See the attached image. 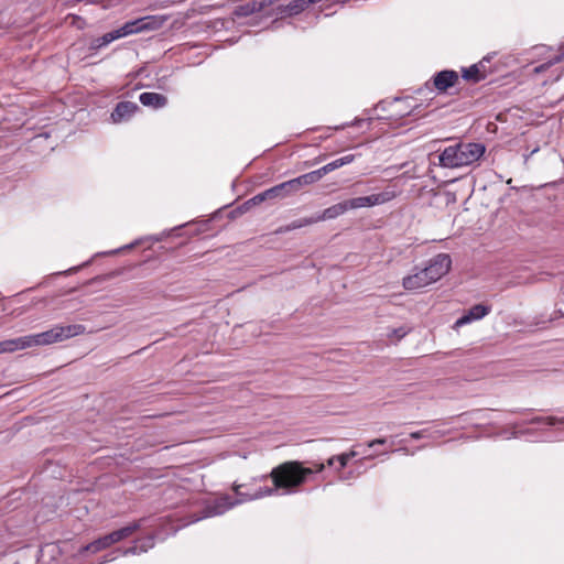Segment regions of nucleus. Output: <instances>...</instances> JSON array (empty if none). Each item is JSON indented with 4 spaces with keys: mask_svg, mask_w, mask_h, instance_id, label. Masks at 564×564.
<instances>
[{
    "mask_svg": "<svg viewBox=\"0 0 564 564\" xmlns=\"http://www.w3.org/2000/svg\"><path fill=\"white\" fill-rule=\"evenodd\" d=\"M313 474V468L303 467L302 463L296 460L285 462L274 467L270 477L273 481L274 488L259 489L253 494H246L239 491L240 486L235 488L238 499L231 501L228 496L220 497L215 501L208 503L200 517L193 518L189 522L194 523L202 519L220 516L227 510L231 509L238 503L247 500L259 499L265 496H271L276 489H283L285 492L293 491L296 487L305 482L307 476Z\"/></svg>",
    "mask_w": 564,
    "mask_h": 564,
    "instance_id": "1",
    "label": "nucleus"
},
{
    "mask_svg": "<svg viewBox=\"0 0 564 564\" xmlns=\"http://www.w3.org/2000/svg\"><path fill=\"white\" fill-rule=\"evenodd\" d=\"M481 143L459 142L445 148L438 155V164L445 169H459L477 162L485 153Z\"/></svg>",
    "mask_w": 564,
    "mask_h": 564,
    "instance_id": "2",
    "label": "nucleus"
},
{
    "mask_svg": "<svg viewBox=\"0 0 564 564\" xmlns=\"http://www.w3.org/2000/svg\"><path fill=\"white\" fill-rule=\"evenodd\" d=\"M86 332V327L82 324H73V325H55L53 328L33 335H26L28 345L30 347L34 346H46L55 343H61L63 340L69 339L72 337L82 335Z\"/></svg>",
    "mask_w": 564,
    "mask_h": 564,
    "instance_id": "3",
    "label": "nucleus"
},
{
    "mask_svg": "<svg viewBox=\"0 0 564 564\" xmlns=\"http://www.w3.org/2000/svg\"><path fill=\"white\" fill-rule=\"evenodd\" d=\"M141 522H142L141 520L134 521L119 530H116L109 534H106V535L93 541L91 543L85 545L80 550V553H84V552L97 553V552H100L102 550L110 547L111 545L129 538L134 532H137L142 525Z\"/></svg>",
    "mask_w": 564,
    "mask_h": 564,
    "instance_id": "4",
    "label": "nucleus"
},
{
    "mask_svg": "<svg viewBox=\"0 0 564 564\" xmlns=\"http://www.w3.org/2000/svg\"><path fill=\"white\" fill-rule=\"evenodd\" d=\"M395 196H397L395 191H393L391 188H386L384 191H382L378 194L346 199V203L348 206V210H351V209H359V208H365V207H373V206L382 205V204H386V203L394 199Z\"/></svg>",
    "mask_w": 564,
    "mask_h": 564,
    "instance_id": "5",
    "label": "nucleus"
},
{
    "mask_svg": "<svg viewBox=\"0 0 564 564\" xmlns=\"http://www.w3.org/2000/svg\"><path fill=\"white\" fill-rule=\"evenodd\" d=\"M160 26V23L151 17L140 18L133 21L126 22L122 26L117 30H113L115 37L117 40L138 34L149 30H156Z\"/></svg>",
    "mask_w": 564,
    "mask_h": 564,
    "instance_id": "6",
    "label": "nucleus"
},
{
    "mask_svg": "<svg viewBox=\"0 0 564 564\" xmlns=\"http://www.w3.org/2000/svg\"><path fill=\"white\" fill-rule=\"evenodd\" d=\"M452 260L446 253H440L429 261L423 268L431 283L437 282L451 270Z\"/></svg>",
    "mask_w": 564,
    "mask_h": 564,
    "instance_id": "7",
    "label": "nucleus"
},
{
    "mask_svg": "<svg viewBox=\"0 0 564 564\" xmlns=\"http://www.w3.org/2000/svg\"><path fill=\"white\" fill-rule=\"evenodd\" d=\"M307 185H310V183L305 174H303L269 188V195H271L272 199L286 198L289 196L294 195L295 193L301 191L302 187Z\"/></svg>",
    "mask_w": 564,
    "mask_h": 564,
    "instance_id": "8",
    "label": "nucleus"
},
{
    "mask_svg": "<svg viewBox=\"0 0 564 564\" xmlns=\"http://www.w3.org/2000/svg\"><path fill=\"white\" fill-rule=\"evenodd\" d=\"M354 160H355L354 154H347L345 156L334 160L333 162L325 164L324 166H322L318 170L306 173L305 176H306L310 185H312L314 183H317L326 174H328L344 165L350 164L351 162H354Z\"/></svg>",
    "mask_w": 564,
    "mask_h": 564,
    "instance_id": "9",
    "label": "nucleus"
},
{
    "mask_svg": "<svg viewBox=\"0 0 564 564\" xmlns=\"http://www.w3.org/2000/svg\"><path fill=\"white\" fill-rule=\"evenodd\" d=\"M490 311L491 307L489 305L476 304L473 307H470L462 317H459L455 322L453 327L456 329L471 322L479 321L484 318L486 315H488Z\"/></svg>",
    "mask_w": 564,
    "mask_h": 564,
    "instance_id": "10",
    "label": "nucleus"
},
{
    "mask_svg": "<svg viewBox=\"0 0 564 564\" xmlns=\"http://www.w3.org/2000/svg\"><path fill=\"white\" fill-rule=\"evenodd\" d=\"M459 80L458 74L455 70H442L433 77L434 87L440 93H445L448 88L455 86Z\"/></svg>",
    "mask_w": 564,
    "mask_h": 564,
    "instance_id": "11",
    "label": "nucleus"
},
{
    "mask_svg": "<svg viewBox=\"0 0 564 564\" xmlns=\"http://www.w3.org/2000/svg\"><path fill=\"white\" fill-rule=\"evenodd\" d=\"M430 284H432V283L430 282V280L423 269L414 272L413 274H409L402 279V286L406 291H411V292L423 289Z\"/></svg>",
    "mask_w": 564,
    "mask_h": 564,
    "instance_id": "12",
    "label": "nucleus"
},
{
    "mask_svg": "<svg viewBox=\"0 0 564 564\" xmlns=\"http://www.w3.org/2000/svg\"><path fill=\"white\" fill-rule=\"evenodd\" d=\"M138 110L139 107L135 102L121 101L116 106L115 110L112 111L111 119L116 123L126 121L130 119Z\"/></svg>",
    "mask_w": 564,
    "mask_h": 564,
    "instance_id": "13",
    "label": "nucleus"
},
{
    "mask_svg": "<svg viewBox=\"0 0 564 564\" xmlns=\"http://www.w3.org/2000/svg\"><path fill=\"white\" fill-rule=\"evenodd\" d=\"M348 212V206L346 200L332 205L324 209L321 214L313 216V220L316 223L335 219Z\"/></svg>",
    "mask_w": 564,
    "mask_h": 564,
    "instance_id": "14",
    "label": "nucleus"
},
{
    "mask_svg": "<svg viewBox=\"0 0 564 564\" xmlns=\"http://www.w3.org/2000/svg\"><path fill=\"white\" fill-rule=\"evenodd\" d=\"M139 100L143 106L153 109L163 108L167 104V98L159 93H143L140 95Z\"/></svg>",
    "mask_w": 564,
    "mask_h": 564,
    "instance_id": "15",
    "label": "nucleus"
},
{
    "mask_svg": "<svg viewBox=\"0 0 564 564\" xmlns=\"http://www.w3.org/2000/svg\"><path fill=\"white\" fill-rule=\"evenodd\" d=\"M29 348L26 336L0 341V354Z\"/></svg>",
    "mask_w": 564,
    "mask_h": 564,
    "instance_id": "16",
    "label": "nucleus"
},
{
    "mask_svg": "<svg viewBox=\"0 0 564 564\" xmlns=\"http://www.w3.org/2000/svg\"><path fill=\"white\" fill-rule=\"evenodd\" d=\"M264 6L265 3L263 1L249 0L246 3L237 7L235 13L239 17H247L254 12L261 11Z\"/></svg>",
    "mask_w": 564,
    "mask_h": 564,
    "instance_id": "17",
    "label": "nucleus"
},
{
    "mask_svg": "<svg viewBox=\"0 0 564 564\" xmlns=\"http://www.w3.org/2000/svg\"><path fill=\"white\" fill-rule=\"evenodd\" d=\"M113 31H110L108 33H105L102 36L96 37L91 40L89 43V50L90 51H98L107 45H109L111 42L116 41Z\"/></svg>",
    "mask_w": 564,
    "mask_h": 564,
    "instance_id": "18",
    "label": "nucleus"
},
{
    "mask_svg": "<svg viewBox=\"0 0 564 564\" xmlns=\"http://www.w3.org/2000/svg\"><path fill=\"white\" fill-rule=\"evenodd\" d=\"M463 78L477 83L484 78V75L480 73L477 65H471L470 67L463 69Z\"/></svg>",
    "mask_w": 564,
    "mask_h": 564,
    "instance_id": "19",
    "label": "nucleus"
},
{
    "mask_svg": "<svg viewBox=\"0 0 564 564\" xmlns=\"http://www.w3.org/2000/svg\"><path fill=\"white\" fill-rule=\"evenodd\" d=\"M409 333V328L405 326H400L398 328H392L387 334V337L390 340L398 341L402 339Z\"/></svg>",
    "mask_w": 564,
    "mask_h": 564,
    "instance_id": "20",
    "label": "nucleus"
},
{
    "mask_svg": "<svg viewBox=\"0 0 564 564\" xmlns=\"http://www.w3.org/2000/svg\"><path fill=\"white\" fill-rule=\"evenodd\" d=\"M355 456H357V453L355 451H350L348 453L337 455V462L339 463V469L345 468L347 466L349 459Z\"/></svg>",
    "mask_w": 564,
    "mask_h": 564,
    "instance_id": "21",
    "label": "nucleus"
},
{
    "mask_svg": "<svg viewBox=\"0 0 564 564\" xmlns=\"http://www.w3.org/2000/svg\"><path fill=\"white\" fill-rule=\"evenodd\" d=\"M313 224H316V220H313V217L303 218V219H299V220L293 221L289 226V229H296V228H301V227H304V226H310V225H313Z\"/></svg>",
    "mask_w": 564,
    "mask_h": 564,
    "instance_id": "22",
    "label": "nucleus"
},
{
    "mask_svg": "<svg viewBox=\"0 0 564 564\" xmlns=\"http://www.w3.org/2000/svg\"><path fill=\"white\" fill-rule=\"evenodd\" d=\"M137 543L138 545H140V552H147L149 549H152L154 546V538L147 536L145 539L140 540Z\"/></svg>",
    "mask_w": 564,
    "mask_h": 564,
    "instance_id": "23",
    "label": "nucleus"
},
{
    "mask_svg": "<svg viewBox=\"0 0 564 564\" xmlns=\"http://www.w3.org/2000/svg\"><path fill=\"white\" fill-rule=\"evenodd\" d=\"M267 199H272L271 198V195H269V189L262 192V193H259L257 194L256 196H253L248 203L249 204H253V205H258Z\"/></svg>",
    "mask_w": 564,
    "mask_h": 564,
    "instance_id": "24",
    "label": "nucleus"
},
{
    "mask_svg": "<svg viewBox=\"0 0 564 564\" xmlns=\"http://www.w3.org/2000/svg\"><path fill=\"white\" fill-rule=\"evenodd\" d=\"M539 421H542V419H540ZM543 421H545L549 425L564 423V419H558V417H554V416H549L546 419H543Z\"/></svg>",
    "mask_w": 564,
    "mask_h": 564,
    "instance_id": "25",
    "label": "nucleus"
},
{
    "mask_svg": "<svg viewBox=\"0 0 564 564\" xmlns=\"http://www.w3.org/2000/svg\"><path fill=\"white\" fill-rule=\"evenodd\" d=\"M138 553H141L140 552V545H138V543L129 549H127L123 554L124 555H128V554H138Z\"/></svg>",
    "mask_w": 564,
    "mask_h": 564,
    "instance_id": "26",
    "label": "nucleus"
},
{
    "mask_svg": "<svg viewBox=\"0 0 564 564\" xmlns=\"http://www.w3.org/2000/svg\"><path fill=\"white\" fill-rule=\"evenodd\" d=\"M384 443H386V438H376V440L370 441V442L368 443V446H369V447H372V446H375V445H377V444L382 445V444H384Z\"/></svg>",
    "mask_w": 564,
    "mask_h": 564,
    "instance_id": "27",
    "label": "nucleus"
},
{
    "mask_svg": "<svg viewBox=\"0 0 564 564\" xmlns=\"http://www.w3.org/2000/svg\"><path fill=\"white\" fill-rule=\"evenodd\" d=\"M410 436L414 440L421 438L424 436V431L412 432Z\"/></svg>",
    "mask_w": 564,
    "mask_h": 564,
    "instance_id": "28",
    "label": "nucleus"
},
{
    "mask_svg": "<svg viewBox=\"0 0 564 564\" xmlns=\"http://www.w3.org/2000/svg\"><path fill=\"white\" fill-rule=\"evenodd\" d=\"M325 468V465L324 464H315L314 465V469H313V473L316 471V473H321L323 471Z\"/></svg>",
    "mask_w": 564,
    "mask_h": 564,
    "instance_id": "29",
    "label": "nucleus"
},
{
    "mask_svg": "<svg viewBox=\"0 0 564 564\" xmlns=\"http://www.w3.org/2000/svg\"><path fill=\"white\" fill-rule=\"evenodd\" d=\"M335 460H337V456H333V457H330V458L327 460V465H328V466H333V465H334V463H335Z\"/></svg>",
    "mask_w": 564,
    "mask_h": 564,
    "instance_id": "30",
    "label": "nucleus"
},
{
    "mask_svg": "<svg viewBox=\"0 0 564 564\" xmlns=\"http://www.w3.org/2000/svg\"><path fill=\"white\" fill-rule=\"evenodd\" d=\"M562 58H564V46L562 47V52H561V55L558 57H556V62H560Z\"/></svg>",
    "mask_w": 564,
    "mask_h": 564,
    "instance_id": "31",
    "label": "nucleus"
},
{
    "mask_svg": "<svg viewBox=\"0 0 564 564\" xmlns=\"http://www.w3.org/2000/svg\"><path fill=\"white\" fill-rule=\"evenodd\" d=\"M545 65H541L540 67H536L535 70L536 72H541L542 69H544Z\"/></svg>",
    "mask_w": 564,
    "mask_h": 564,
    "instance_id": "32",
    "label": "nucleus"
}]
</instances>
